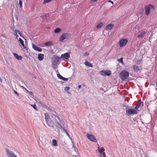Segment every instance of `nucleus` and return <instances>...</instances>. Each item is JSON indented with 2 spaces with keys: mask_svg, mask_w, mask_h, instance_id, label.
<instances>
[{
  "mask_svg": "<svg viewBox=\"0 0 157 157\" xmlns=\"http://www.w3.org/2000/svg\"><path fill=\"white\" fill-rule=\"evenodd\" d=\"M44 116L47 124L49 127H51L53 128L54 126L53 119L56 117L59 121H61L58 117L56 116L55 115H52L49 116L48 113H46L44 114Z\"/></svg>",
  "mask_w": 157,
  "mask_h": 157,
  "instance_id": "obj_1",
  "label": "nucleus"
},
{
  "mask_svg": "<svg viewBox=\"0 0 157 157\" xmlns=\"http://www.w3.org/2000/svg\"><path fill=\"white\" fill-rule=\"evenodd\" d=\"M100 74L102 76H105L106 75L109 76L111 74V71H101L99 72Z\"/></svg>",
  "mask_w": 157,
  "mask_h": 157,
  "instance_id": "obj_6",
  "label": "nucleus"
},
{
  "mask_svg": "<svg viewBox=\"0 0 157 157\" xmlns=\"http://www.w3.org/2000/svg\"><path fill=\"white\" fill-rule=\"evenodd\" d=\"M128 42V40L126 39L121 40L119 43V45L121 47L125 46Z\"/></svg>",
  "mask_w": 157,
  "mask_h": 157,
  "instance_id": "obj_10",
  "label": "nucleus"
},
{
  "mask_svg": "<svg viewBox=\"0 0 157 157\" xmlns=\"http://www.w3.org/2000/svg\"><path fill=\"white\" fill-rule=\"evenodd\" d=\"M84 64L86 66H87L89 67H93L92 64L91 63L88 62L87 61H85V62H84Z\"/></svg>",
  "mask_w": 157,
  "mask_h": 157,
  "instance_id": "obj_19",
  "label": "nucleus"
},
{
  "mask_svg": "<svg viewBox=\"0 0 157 157\" xmlns=\"http://www.w3.org/2000/svg\"><path fill=\"white\" fill-rule=\"evenodd\" d=\"M52 0H44V1L43 2V4H45L46 3H48Z\"/></svg>",
  "mask_w": 157,
  "mask_h": 157,
  "instance_id": "obj_27",
  "label": "nucleus"
},
{
  "mask_svg": "<svg viewBox=\"0 0 157 157\" xmlns=\"http://www.w3.org/2000/svg\"><path fill=\"white\" fill-rule=\"evenodd\" d=\"M98 150L100 154V157H105V152H104V149L103 148H100L99 147H98Z\"/></svg>",
  "mask_w": 157,
  "mask_h": 157,
  "instance_id": "obj_7",
  "label": "nucleus"
},
{
  "mask_svg": "<svg viewBox=\"0 0 157 157\" xmlns=\"http://www.w3.org/2000/svg\"><path fill=\"white\" fill-rule=\"evenodd\" d=\"M133 70L135 73L137 72L140 70V68L139 67L136 65L133 66Z\"/></svg>",
  "mask_w": 157,
  "mask_h": 157,
  "instance_id": "obj_15",
  "label": "nucleus"
},
{
  "mask_svg": "<svg viewBox=\"0 0 157 157\" xmlns=\"http://www.w3.org/2000/svg\"><path fill=\"white\" fill-rule=\"evenodd\" d=\"M148 6L149 7V8L150 9H154V6L151 4H150L148 6Z\"/></svg>",
  "mask_w": 157,
  "mask_h": 157,
  "instance_id": "obj_31",
  "label": "nucleus"
},
{
  "mask_svg": "<svg viewBox=\"0 0 157 157\" xmlns=\"http://www.w3.org/2000/svg\"><path fill=\"white\" fill-rule=\"evenodd\" d=\"M86 136L87 138L90 140L95 142H97V140L96 138L93 135L89 134H87L86 135Z\"/></svg>",
  "mask_w": 157,
  "mask_h": 157,
  "instance_id": "obj_9",
  "label": "nucleus"
},
{
  "mask_svg": "<svg viewBox=\"0 0 157 157\" xmlns=\"http://www.w3.org/2000/svg\"><path fill=\"white\" fill-rule=\"evenodd\" d=\"M57 76L58 78L60 79H61L63 77L59 73L57 74Z\"/></svg>",
  "mask_w": 157,
  "mask_h": 157,
  "instance_id": "obj_33",
  "label": "nucleus"
},
{
  "mask_svg": "<svg viewBox=\"0 0 157 157\" xmlns=\"http://www.w3.org/2000/svg\"><path fill=\"white\" fill-rule=\"evenodd\" d=\"M71 35L70 33H63L60 36L59 38V41H63L65 39H69L71 37Z\"/></svg>",
  "mask_w": 157,
  "mask_h": 157,
  "instance_id": "obj_5",
  "label": "nucleus"
},
{
  "mask_svg": "<svg viewBox=\"0 0 157 157\" xmlns=\"http://www.w3.org/2000/svg\"><path fill=\"white\" fill-rule=\"evenodd\" d=\"M19 4L20 5V7L21 8L22 7V1H21V0H19Z\"/></svg>",
  "mask_w": 157,
  "mask_h": 157,
  "instance_id": "obj_36",
  "label": "nucleus"
},
{
  "mask_svg": "<svg viewBox=\"0 0 157 157\" xmlns=\"http://www.w3.org/2000/svg\"><path fill=\"white\" fill-rule=\"evenodd\" d=\"M70 57V55L68 53H65L62 54L61 56V59L64 60L65 59H67Z\"/></svg>",
  "mask_w": 157,
  "mask_h": 157,
  "instance_id": "obj_8",
  "label": "nucleus"
},
{
  "mask_svg": "<svg viewBox=\"0 0 157 157\" xmlns=\"http://www.w3.org/2000/svg\"><path fill=\"white\" fill-rule=\"evenodd\" d=\"M56 121H57V120H56V121H54H54H55V122H56Z\"/></svg>",
  "mask_w": 157,
  "mask_h": 157,
  "instance_id": "obj_50",
  "label": "nucleus"
},
{
  "mask_svg": "<svg viewBox=\"0 0 157 157\" xmlns=\"http://www.w3.org/2000/svg\"><path fill=\"white\" fill-rule=\"evenodd\" d=\"M114 26V25L113 24H110L109 25H107L105 27L106 30H110Z\"/></svg>",
  "mask_w": 157,
  "mask_h": 157,
  "instance_id": "obj_13",
  "label": "nucleus"
},
{
  "mask_svg": "<svg viewBox=\"0 0 157 157\" xmlns=\"http://www.w3.org/2000/svg\"><path fill=\"white\" fill-rule=\"evenodd\" d=\"M28 93L32 95H33L34 93L32 91H28Z\"/></svg>",
  "mask_w": 157,
  "mask_h": 157,
  "instance_id": "obj_39",
  "label": "nucleus"
},
{
  "mask_svg": "<svg viewBox=\"0 0 157 157\" xmlns=\"http://www.w3.org/2000/svg\"><path fill=\"white\" fill-rule=\"evenodd\" d=\"M0 81L1 82H2V78L0 77Z\"/></svg>",
  "mask_w": 157,
  "mask_h": 157,
  "instance_id": "obj_44",
  "label": "nucleus"
},
{
  "mask_svg": "<svg viewBox=\"0 0 157 157\" xmlns=\"http://www.w3.org/2000/svg\"><path fill=\"white\" fill-rule=\"evenodd\" d=\"M146 32L145 31L142 32L138 36V38H142L144 36Z\"/></svg>",
  "mask_w": 157,
  "mask_h": 157,
  "instance_id": "obj_20",
  "label": "nucleus"
},
{
  "mask_svg": "<svg viewBox=\"0 0 157 157\" xmlns=\"http://www.w3.org/2000/svg\"><path fill=\"white\" fill-rule=\"evenodd\" d=\"M52 144L54 146H57L58 144L57 141L56 140H53L52 141Z\"/></svg>",
  "mask_w": 157,
  "mask_h": 157,
  "instance_id": "obj_23",
  "label": "nucleus"
},
{
  "mask_svg": "<svg viewBox=\"0 0 157 157\" xmlns=\"http://www.w3.org/2000/svg\"><path fill=\"white\" fill-rule=\"evenodd\" d=\"M98 0H91L90 1V3L91 4H93L95 2H97Z\"/></svg>",
  "mask_w": 157,
  "mask_h": 157,
  "instance_id": "obj_34",
  "label": "nucleus"
},
{
  "mask_svg": "<svg viewBox=\"0 0 157 157\" xmlns=\"http://www.w3.org/2000/svg\"><path fill=\"white\" fill-rule=\"evenodd\" d=\"M102 23L100 22L96 26V28H100L102 27Z\"/></svg>",
  "mask_w": 157,
  "mask_h": 157,
  "instance_id": "obj_25",
  "label": "nucleus"
},
{
  "mask_svg": "<svg viewBox=\"0 0 157 157\" xmlns=\"http://www.w3.org/2000/svg\"><path fill=\"white\" fill-rule=\"evenodd\" d=\"M81 85H79L78 86V89H80L81 88Z\"/></svg>",
  "mask_w": 157,
  "mask_h": 157,
  "instance_id": "obj_43",
  "label": "nucleus"
},
{
  "mask_svg": "<svg viewBox=\"0 0 157 157\" xmlns=\"http://www.w3.org/2000/svg\"><path fill=\"white\" fill-rule=\"evenodd\" d=\"M23 88H24V89H25V90H27V89H26L25 88V87H23Z\"/></svg>",
  "mask_w": 157,
  "mask_h": 157,
  "instance_id": "obj_46",
  "label": "nucleus"
},
{
  "mask_svg": "<svg viewBox=\"0 0 157 157\" xmlns=\"http://www.w3.org/2000/svg\"><path fill=\"white\" fill-rule=\"evenodd\" d=\"M18 31H17L16 30H15L14 31V34L16 36L17 38L18 37V35L17 34V33Z\"/></svg>",
  "mask_w": 157,
  "mask_h": 157,
  "instance_id": "obj_30",
  "label": "nucleus"
},
{
  "mask_svg": "<svg viewBox=\"0 0 157 157\" xmlns=\"http://www.w3.org/2000/svg\"><path fill=\"white\" fill-rule=\"evenodd\" d=\"M109 2H110L111 3H112V4H113V1H111V0H109Z\"/></svg>",
  "mask_w": 157,
  "mask_h": 157,
  "instance_id": "obj_42",
  "label": "nucleus"
},
{
  "mask_svg": "<svg viewBox=\"0 0 157 157\" xmlns=\"http://www.w3.org/2000/svg\"><path fill=\"white\" fill-rule=\"evenodd\" d=\"M30 105L32 106L33 108L36 110H38L37 109L36 107V105L35 104H34L33 105L31 104Z\"/></svg>",
  "mask_w": 157,
  "mask_h": 157,
  "instance_id": "obj_26",
  "label": "nucleus"
},
{
  "mask_svg": "<svg viewBox=\"0 0 157 157\" xmlns=\"http://www.w3.org/2000/svg\"><path fill=\"white\" fill-rule=\"evenodd\" d=\"M26 90L28 92V91H29V90Z\"/></svg>",
  "mask_w": 157,
  "mask_h": 157,
  "instance_id": "obj_49",
  "label": "nucleus"
},
{
  "mask_svg": "<svg viewBox=\"0 0 157 157\" xmlns=\"http://www.w3.org/2000/svg\"><path fill=\"white\" fill-rule=\"evenodd\" d=\"M61 61V58L60 57L54 55L52 58V66L54 69H56Z\"/></svg>",
  "mask_w": 157,
  "mask_h": 157,
  "instance_id": "obj_2",
  "label": "nucleus"
},
{
  "mask_svg": "<svg viewBox=\"0 0 157 157\" xmlns=\"http://www.w3.org/2000/svg\"><path fill=\"white\" fill-rule=\"evenodd\" d=\"M63 131L64 132L66 133V134L67 135V136L69 137V138H70V136L69 134L68 133V132H67V131L66 129H65L64 128L63 129Z\"/></svg>",
  "mask_w": 157,
  "mask_h": 157,
  "instance_id": "obj_29",
  "label": "nucleus"
},
{
  "mask_svg": "<svg viewBox=\"0 0 157 157\" xmlns=\"http://www.w3.org/2000/svg\"><path fill=\"white\" fill-rule=\"evenodd\" d=\"M141 105V100H140L138 101V103L136 105H137L139 107Z\"/></svg>",
  "mask_w": 157,
  "mask_h": 157,
  "instance_id": "obj_28",
  "label": "nucleus"
},
{
  "mask_svg": "<svg viewBox=\"0 0 157 157\" xmlns=\"http://www.w3.org/2000/svg\"><path fill=\"white\" fill-rule=\"evenodd\" d=\"M86 54H87V55H89V53H86Z\"/></svg>",
  "mask_w": 157,
  "mask_h": 157,
  "instance_id": "obj_48",
  "label": "nucleus"
},
{
  "mask_svg": "<svg viewBox=\"0 0 157 157\" xmlns=\"http://www.w3.org/2000/svg\"><path fill=\"white\" fill-rule=\"evenodd\" d=\"M145 13L146 15H148L149 14L150 9L148 6H146L145 7Z\"/></svg>",
  "mask_w": 157,
  "mask_h": 157,
  "instance_id": "obj_18",
  "label": "nucleus"
},
{
  "mask_svg": "<svg viewBox=\"0 0 157 157\" xmlns=\"http://www.w3.org/2000/svg\"><path fill=\"white\" fill-rule=\"evenodd\" d=\"M67 93L69 94H71V93H70V92L69 91H67Z\"/></svg>",
  "mask_w": 157,
  "mask_h": 157,
  "instance_id": "obj_45",
  "label": "nucleus"
},
{
  "mask_svg": "<svg viewBox=\"0 0 157 157\" xmlns=\"http://www.w3.org/2000/svg\"><path fill=\"white\" fill-rule=\"evenodd\" d=\"M64 90L65 91H67L69 90L70 88L68 86H66L64 88Z\"/></svg>",
  "mask_w": 157,
  "mask_h": 157,
  "instance_id": "obj_32",
  "label": "nucleus"
},
{
  "mask_svg": "<svg viewBox=\"0 0 157 157\" xmlns=\"http://www.w3.org/2000/svg\"><path fill=\"white\" fill-rule=\"evenodd\" d=\"M125 109L126 110V114L128 116L136 114L138 113L139 111L138 109L136 110L133 108H129L127 107L125 108Z\"/></svg>",
  "mask_w": 157,
  "mask_h": 157,
  "instance_id": "obj_3",
  "label": "nucleus"
},
{
  "mask_svg": "<svg viewBox=\"0 0 157 157\" xmlns=\"http://www.w3.org/2000/svg\"><path fill=\"white\" fill-rule=\"evenodd\" d=\"M21 87L22 88H23V87H24L23 86H21Z\"/></svg>",
  "mask_w": 157,
  "mask_h": 157,
  "instance_id": "obj_51",
  "label": "nucleus"
},
{
  "mask_svg": "<svg viewBox=\"0 0 157 157\" xmlns=\"http://www.w3.org/2000/svg\"><path fill=\"white\" fill-rule=\"evenodd\" d=\"M139 107L137 106L136 105V106L135 107V109L136 110L137 109H138Z\"/></svg>",
  "mask_w": 157,
  "mask_h": 157,
  "instance_id": "obj_40",
  "label": "nucleus"
},
{
  "mask_svg": "<svg viewBox=\"0 0 157 157\" xmlns=\"http://www.w3.org/2000/svg\"><path fill=\"white\" fill-rule=\"evenodd\" d=\"M53 44L52 43V42L51 41H48L46 42L45 43L44 45L45 46H51V45H52Z\"/></svg>",
  "mask_w": 157,
  "mask_h": 157,
  "instance_id": "obj_21",
  "label": "nucleus"
},
{
  "mask_svg": "<svg viewBox=\"0 0 157 157\" xmlns=\"http://www.w3.org/2000/svg\"><path fill=\"white\" fill-rule=\"evenodd\" d=\"M47 14L45 15V16H46V17L47 16Z\"/></svg>",
  "mask_w": 157,
  "mask_h": 157,
  "instance_id": "obj_52",
  "label": "nucleus"
},
{
  "mask_svg": "<svg viewBox=\"0 0 157 157\" xmlns=\"http://www.w3.org/2000/svg\"><path fill=\"white\" fill-rule=\"evenodd\" d=\"M32 48L34 50L39 52H41L42 51V50L40 48L36 46L34 44H32Z\"/></svg>",
  "mask_w": 157,
  "mask_h": 157,
  "instance_id": "obj_12",
  "label": "nucleus"
},
{
  "mask_svg": "<svg viewBox=\"0 0 157 157\" xmlns=\"http://www.w3.org/2000/svg\"><path fill=\"white\" fill-rule=\"evenodd\" d=\"M19 41H20L21 44L22 45L23 47L24 48H25L26 47L25 46L24 42L23 40L21 38H19Z\"/></svg>",
  "mask_w": 157,
  "mask_h": 157,
  "instance_id": "obj_22",
  "label": "nucleus"
},
{
  "mask_svg": "<svg viewBox=\"0 0 157 157\" xmlns=\"http://www.w3.org/2000/svg\"><path fill=\"white\" fill-rule=\"evenodd\" d=\"M55 123L56 126L58 128L60 129H61L63 130L64 128L58 122H55Z\"/></svg>",
  "mask_w": 157,
  "mask_h": 157,
  "instance_id": "obj_17",
  "label": "nucleus"
},
{
  "mask_svg": "<svg viewBox=\"0 0 157 157\" xmlns=\"http://www.w3.org/2000/svg\"><path fill=\"white\" fill-rule=\"evenodd\" d=\"M13 55L18 60H21L22 59L21 56L18 55L17 53H14Z\"/></svg>",
  "mask_w": 157,
  "mask_h": 157,
  "instance_id": "obj_14",
  "label": "nucleus"
},
{
  "mask_svg": "<svg viewBox=\"0 0 157 157\" xmlns=\"http://www.w3.org/2000/svg\"><path fill=\"white\" fill-rule=\"evenodd\" d=\"M18 34L20 35V36L23 38H24V36H22V34L21 33V32L19 31H18Z\"/></svg>",
  "mask_w": 157,
  "mask_h": 157,
  "instance_id": "obj_38",
  "label": "nucleus"
},
{
  "mask_svg": "<svg viewBox=\"0 0 157 157\" xmlns=\"http://www.w3.org/2000/svg\"><path fill=\"white\" fill-rule=\"evenodd\" d=\"M118 61L121 63H123V58H121L120 59H118Z\"/></svg>",
  "mask_w": 157,
  "mask_h": 157,
  "instance_id": "obj_37",
  "label": "nucleus"
},
{
  "mask_svg": "<svg viewBox=\"0 0 157 157\" xmlns=\"http://www.w3.org/2000/svg\"><path fill=\"white\" fill-rule=\"evenodd\" d=\"M61 79H62L64 81H68V78H65L63 77V78Z\"/></svg>",
  "mask_w": 157,
  "mask_h": 157,
  "instance_id": "obj_35",
  "label": "nucleus"
},
{
  "mask_svg": "<svg viewBox=\"0 0 157 157\" xmlns=\"http://www.w3.org/2000/svg\"><path fill=\"white\" fill-rule=\"evenodd\" d=\"M7 155L9 157H17L11 151L6 149Z\"/></svg>",
  "mask_w": 157,
  "mask_h": 157,
  "instance_id": "obj_11",
  "label": "nucleus"
},
{
  "mask_svg": "<svg viewBox=\"0 0 157 157\" xmlns=\"http://www.w3.org/2000/svg\"><path fill=\"white\" fill-rule=\"evenodd\" d=\"M2 36L4 37H5L6 38V36H5L3 35Z\"/></svg>",
  "mask_w": 157,
  "mask_h": 157,
  "instance_id": "obj_47",
  "label": "nucleus"
},
{
  "mask_svg": "<svg viewBox=\"0 0 157 157\" xmlns=\"http://www.w3.org/2000/svg\"><path fill=\"white\" fill-rule=\"evenodd\" d=\"M44 55L43 54L39 53L38 55V60L40 61H42L43 59Z\"/></svg>",
  "mask_w": 157,
  "mask_h": 157,
  "instance_id": "obj_16",
  "label": "nucleus"
},
{
  "mask_svg": "<svg viewBox=\"0 0 157 157\" xmlns=\"http://www.w3.org/2000/svg\"><path fill=\"white\" fill-rule=\"evenodd\" d=\"M61 30L60 28H57L54 31L55 33H58L61 31Z\"/></svg>",
  "mask_w": 157,
  "mask_h": 157,
  "instance_id": "obj_24",
  "label": "nucleus"
},
{
  "mask_svg": "<svg viewBox=\"0 0 157 157\" xmlns=\"http://www.w3.org/2000/svg\"><path fill=\"white\" fill-rule=\"evenodd\" d=\"M119 77L122 80L127 79L129 76V73L125 70L122 71L119 74Z\"/></svg>",
  "mask_w": 157,
  "mask_h": 157,
  "instance_id": "obj_4",
  "label": "nucleus"
},
{
  "mask_svg": "<svg viewBox=\"0 0 157 157\" xmlns=\"http://www.w3.org/2000/svg\"><path fill=\"white\" fill-rule=\"evenodd\" d=\"M14 93L15 94H17L18 95V93L16 91L14 90Z\"/></svg>",
  "mask_w": 157,
  "mask_h": 157,
  "instance_id": "obj_41",
  "label": "nucleus"
}]
</instances>
